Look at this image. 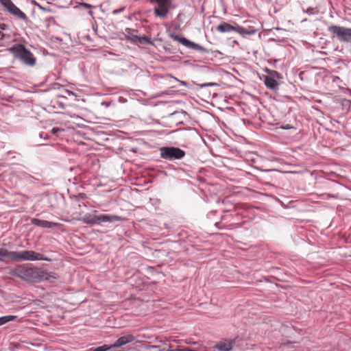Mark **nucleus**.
Wrapping results in <instances>:
<instances>
[{"mask_svg":"<svg viewBox=\"0 0 351 351\" xmlns=\"http://www.w3.org/2000/svg\"><path fill=\"white\" fill-rule=\"evenodd\" d=\"M11 274L30 282H39L43 280L52 282L58 279V276L55 272L36 268L28 267L25 265L13 268Z\"/></svg>","mask_w":351,"mask_h":351,"instance_id":"1","label":"nucleus"},{"mask_svg":"<svg viewBox=\"0 0 351 351\" xmlns=\"http://www.w3.org/2000/svg\"><path fill=\"white\" fill-rule=\"evenodd\" d=\"M9 51L27 65L34 66L36 63V58L32 53L21 44L14 45L9 49Z\"/></svg>","mask_w":351,"mask_h":351,"instance_id":"2","label":"nucleus"},{"mask_svg":"<svg viewBox=\"0 0 351 351\" xmlns=\"http://www.w3.org/2000/svg\"><path fill=\"white\" fill-rule=\"evenodd\" d=\"M121 217L117 215H101L99 216H92L90 214H86L80 221L84 223L93 226L100 224L101 223H114L121 221Z\"/></svg>","mask_w":351,"mask_h":351,"instance_id":"3","label":"nucleus"},{"mask_svg":"<svg viewBox=\"0 0 351 351\" xmlns=\"http://www.w3.org/2000/svg\"><path fill=\"white\" fill-rule=\"evenodd\" d=\"M160 157L167 160H176L183 158L185 152L179 147L173 146L161 147L159 149Z\"/></svg>","mask_w":351,"mask_h":351,"instance_id":"4","label":"nucleus"},{"mask_svg":"<svg viewBox=\"0 0 351 351\" xmlns=\"http://www.w3.org/2000/svg\"><path fill=\"white\" fill-rule=\"evenodd\" d=\"M328 32L335 36L340 42L351 43V28L332 25L328 27Z\"/></svg>","mask_w":351,"mask_h":351,"instance_id":"5","label":"nucleus"},{"mask_svg":"<svg viewBox=\"0 0 351 351\" xmlns=\"http://www.w3.org/2000/svg\"><path fill=\"white\" fill-rule=\"evenodd\" d=\"M152 4H156L154 12L156 16L164 19L167 16L169 10L172 7L171 0H149Z\"/></svg>","mask_w":351,"mask_h":351,"instance_id":"6","label":"nucleus"},{"mask_svg":"<svg viewBox=\"0 0 351 351\" xmlns=\"http://www.w3.org/2000/svg\"><path fill=\"white\" fill-rule=\"evenodd\" d=\"M0 4L14 16L27 21L28 18L27 15L21 11L11 0H0Z\"/></svg>","mask_w":351,"mask_h":351,"instance_id":"7","label":"nucleus"},{"mask_svg":"<svg viewBox=\"0 0 351 351\" xmlns=\"http://www.w3.org/2000/svg\"><path fill=\"white\" fill-rule=\"evenodd\" d=\"M171 38H173L174 40L179 42L180 43H181L182 45H183L184 46L186 47L189 49L200 51L204 53L212 52L211 50L207 49L205 47L194 42H192L184 37H179L177 35L171 34Z\"/></svg>","mask_w":351,"mask_h":351,"instance_id":"8","label":"nucleus"},{"mask_svg":"<svg viewBox=\"0 0 351 351\" xmlns=\"http://www.w3.org/2000/svg\"><path fill=\"white\" fill-rule=\"evenodd\" d=\"M24 261H48L49 259L45 257L43 254L36 252L32 250H24Z\"/></svg>","mask_w":351,"mask_h":351,"instance_id":"9","label":"nucleus"},{"mask_svg":"<svg viewBox=\"0 0 351 351\" xmlns=\"http://www.w3.org/2000/svg\"><path fill=\"white\" fill-rule=\"evenodd\" d=\"M32 224L43 228H53L59 226L58 223L51 222L46 220H43L37 218H33L31 219Z\"/></svg>","mask_w":351,"mask_h":351,"instance_id":"10","label":"nucleus"},{"mask_svg":"<svg viewBox=\"0 0 351 351\" xmlns=\"http://www.w3.org/2000/svg\"><path fill=\"white\" fill-rule=\"evenodd\" d=\"M135 340L134 336L132 335H127L119 337L112 345L113 348H119L123 345L131 343Z\"/></svg>","mask_w":351,"mask_h":351,"instance_id":"11","label":"nucleus"},{"mask_svg":"<svg viewBox=\"0 0 351 351\" xmlns=\"http://www.w3.org/2000/svg\"><path fill=\"white\" fill-rule=\"evenodd\" d=\"M232 341L223 339L218 342L213 348L219 351H230L232 349Z\"/></svg>","mask_w":351,"mask_h":351,"instance_id":"12","label":"nucleus"},{"mask_svg":"<svg viewBox=\"0 0 351 351\" xmlns=\"http://www.w3.org/2000/svg\"><path fill=\"white\" fill-rule=\"evenodd\" d=\"M264 83L267 88L271 90L276 91L278 90V83L272 77L268 75L263 76Z\"/></svg>","mask_w":351,"mask_h":351,"instance_id":"13","label":"nucleus"},{"mask_svg":"<svg viewBox=\"0 0 351 351\" xmlns=\"http://www.w3.org/2000/svg\"><path fill=\"white\" fill-rule=\"evenodd\" d=\"M234 32L244 36L245 35H253L256 33V30L253 27L246 29L242 26L236 25L234 26Z\"/></svg>","mask_w":351,"mask_h":351,"instance_id":"14","label":"nucleus"},{"mask_svg":"<svg viewBox=\"0 0 351 351\" xmlns=\"http://www.w3.org/2000/svg\"><path fill=\"white\" fill-rule=\"evenodd\" d=\"M216 30L221 33H231L234 30V26L230 23L223 22L216 27Z\"/></svg>","mask_w":351,"mask_h":351,"instance_id":"15","label":"nucleus"},{"mask_svg":"<svg viewBox=\"0 0 351 351\" xmlns=\"http://www.w3.org/2000/svg\"><path fill=\"white\" fill-rule=\"evenodd\" d=\"M9 258L14 261H24L23 251H9Z\"/></svg>","mask_w":351,"mask_h":351,"instance_id":"16","label":"nucleus"},{"mask_svg":"<svg viewBox=\"0 0 351 351\" xmlns=\"http://www.w3.org/2000/svg\"><path fill=\"white\" fill-rule=\"evenodd\" d=\"M134 39H136L135 44H143V45H151L152 42L150 38H147L145 36H134Z\"/></svg>","mask_w":351,"mask_h":351,"instance_id":"17","label":"nucleus"},{"mask_svg":"<svg viewBox=\"0 0 351 351\" xmlns=\"http://www.w3.org/2000/svg\"><path fill=\"white\" fill-rule=\"evenodd\" d=\"M16 319L17 316L12 315L0 317V326L10 322H13Z\"/></svg>","mask_w":351,"mask_h":351,"instance_id":"18","label":"nucleus"},{"mask_svg":"<svg viewBox=\"0 0 351 351\" xmlns=\"http://www.w3.org/2000/svg\"><path fill=\"white\" fill-rule=\"evenodd\" d=\"M125 38H126V40L130 41L131 43H135L136 39H134V36H138L137 35H134V34H132L131 32L132 31H134L133 29H132L131 28H125Z\"/></svg>","mask_w":351,"mask_h":351,"instance_id":"19","label":"nucleus"},{"mask_svg":"<svg viewBox=\"0 0 351 351\" xmlns=\"http://www.w3.org/2000/svg\"><path fill=\"white\" fill-rule=\"evenodd\" d=\"M145 349L147 351L151 350V349H156L157 350L156 351H178V349H170V348L160 349L158 346H155V345H147L145 347Z\"/></svg>","mask_w":351,"mask_h":351,"instance_id":"20","label":"nucleus"},{"mask_svg":"<svg viewBox=\"0 0 351 351\" xmlns=\"http://www.w3.org/2000/svg\"><path fill=\"white\" fill-rule=\"evenodd\" d=\"M266 72L269 74V77H272L274 79H282V75L276 71H271L268 69H266Z\"/></svg>","mask_w":351,"mask_h":351,"instance_id":"21","label":"nucleus"},{"mask_svg":"<svg viewBox=\"0 0 351 351\" xmlns=\"http://www.w3.org/2000/svg\"><path fill=\"white\" fill-rule=\"evenodd\" d=\"M3 257L9 258V251L4 248H0V261H3Z\"/></svg>","mask_w":351,"mask_h":351,"instance_id":"22","label":"nucleus"},{"mask_svg":"<svg viewBox=\"0 0 351 351\" xmlns=\"http://www.w3.org/2000/svg\"><path fill=\"white\" fill-rule=\"evenodd\" d=\"M112 348L113 347H112V345L111 346L104 345V346H99V347L96 348L95 349L93 350V351H107Z\"/></svg>","mask_w":351,"mask_h":351,"instance_id":"23","label":"nucleus"},{"mask_svg":"<svg viewBox=\"0 0 351 351\" xmlns=\"http://www.w3.org/2000/svg\"><path fill=\"white\" fill-rule=\"evenodd\" d=\"M197 86H199V88H202L208 87V86H219V84L215 82H208V83L199 84H197Z\"/></svg>","mask_w":351,"mask_h":351,"instance_id":"24","label":"nucleus"},{"mask_svg":"<svg viewBox=\"0 0 351 351\" xmlns=\"http://www.w3.org/2000/svg\"><path fill=\"white\" fill-rule=\"evenodd\" d=\"M304 12L309 15H313L317 14L318 11L315 8L309 7Z\"/></svg>","mask_w":351,"mask_h":351,"instance_id":"25","label":"nucleus"},{"mask_svg":"<svg viewBox=\"0 0 351 351\" xmlns=\"http://www.w3.org/2000/svg\"><path fill=\"white\" fill-rule=\"evenodd\" d=\"M62 130H63L60 128H53L51 129V132L53 134H56L58 132L62 131Z\"/></svg>","mask_w":351,"mask_h":351,"instance_id":"26","label":"nucleus"},{"mask_svg":"<svg viewBox=\"0 0 351 351\" xmlns=\"http://www.w3.org/2000/svg\"><path fill=\"white\" fill-rule=\"evenodd\" d=\"M81 6L85 8H88V9H90L91 8H93V5L89 4V3H82L80 4Z\"/></svg>","mask_w":351,"mask_h":351,"instance_id":"27","label":"nucleus"},{"mask_svg":"<svg viewBox=\"0 0 351 351\" xmlns=\"http://www.w3.org/2000/svg\"><path fill=\"white\" fill-rule=\"evenodd\" d=\"M123 10H124V7L119 8V9L114 10L112 11V14H119V13L121 12Z\"/></svg>","mask_w":351,"mask_h":351,"instance_id":"28","label":"nucleus"},{"mask_svg":"<svg viewBox=\"0 0 351 351\" xmlns=\"http://www.w3.org/2000/svg\"><path fill=\"white\" fill-rule=\"evenodd\" d=\"M293 127L291 126L289 124L283 125L280 127V128L283 130H289L291 129Z\"/></svg>","mask_w":351,"mask_h":351,"instance_id":"29","label":"nucleus"},{"mask_svg":"<svg viewBox=\"0 0 351 351\" xmlns=\"http://www.w3.org/2000/svg\"><path fill=\"white\" fill-rule=\"evenodd\" d=\"M7 25L5 23H0V29L2 30H5L6 29Z\"/></svg>","mask_w":351,"mask_h":351,"instance_id":"30","label":"nucleus"},{"mask_svg":"<svg viewBox=\"0 0 351 351\" xmlns=\"http://www.w3.org/2000/svg\"><path fill=\"white\" fill-rule=\"evenodd\" d=\"M0 37H2V38H3H3H4V37H5V34H4L3 32H0Z\"/></svg>","mask_w":351,"mask_h":351,"instance_id":"31","label":"nucleus"},{"mask_svg":"<svg viewBox=\"0 0 351 351\" xmlns=\"http://www.w3.org/2000/svg\"><path fill=\"white\" fill-rule=\"evenodd\" d=\"M88 14L90 15V16H93V13L92 11H88Z\"/></svg>","mask_w":351,"mask_h":351,"instance_id":"32","label":"nucleus"},{"mask_svg":"<svg viewBox=\"0 0 351 351\" xmlns=\"http://www.w3.org/2000/svg\"><path fill=\"white\" fill-rule=\"evenodd\" d=\"M69 93H70V94H71V95H74L73 92H72V91H70Z\"/></svg>","mask_w":351,"mask_h":351,"instance_id":"33","label":"nucleus"},{"mask_svg":"<svg viewBox=\"0 0 351 351\" xmlns=\"http://www.w3.org/2000/svg\"><path fill=\"white\" fill-rule=\"evenodd\" d=\"M3 40V38L2 37H0V40Z\"/></svg>","mask_w":351,"mask_h":351,"instance_id":"34","label":"nucleus"},{"mask_svg":"<svg viewBox=\"0 0 351 351\" xmlns=\"http://www.w3.org/2000/svg\"><path fill=\"white\" fill-rule=\"evenodd\" d=\"M153 350H154V351H156L157 350L156 349H153Z\"/></svg>","mask_w":351,"mask_h":351,"instance_id":"35","label":"nucleus"}]
</instances>
